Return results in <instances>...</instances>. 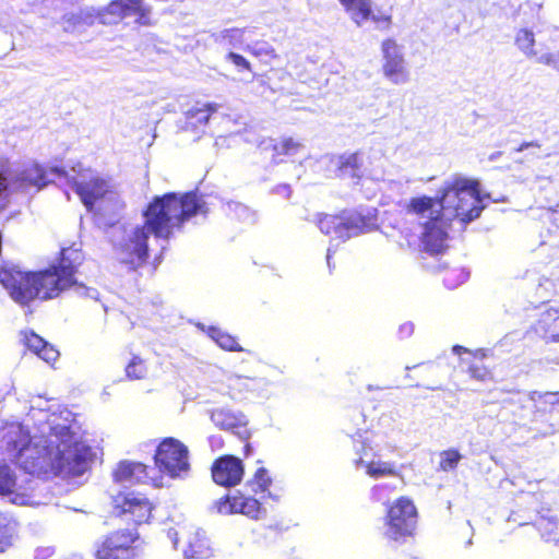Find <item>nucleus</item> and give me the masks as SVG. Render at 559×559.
Masks as SVG:
<instances>
[{"mask_svg": "<svg viewBox=\"0 0 559 559\" xmlns=\"http://www.w3.org/2000/svg\"><path fill=\"white\" fill-rule=\"evenodd\" d=\"M15 477L9 466L0 465V495H9L14 491Z\"/></svg>", "mask_w": 559, "mask_h": 559, "instance_id": "nucleus-38", "label": "nucleus"}, {"mask_svg": "<svg viewBox=\"0 0 559 559\" xmlns=\"http://www.w3.org/2000/svg\"><path fill=\"white\" fill-rule=\"evenodd\" d=\"M37 356L48 364H53L59 357V352L46 342L37 353Z\"/></svg>", "mask_w": 559, "mask_h": 559, "instance_id": "nucleus-43", "label": "nucleus"}, {"mask_svg": "<svg viewBox=\"0 0 559 559\" xmlns=\"http://www.w3.org/2000/svg\"><path fill=\"white\" fill-rule=\"evenodd\" d=\"M383 521L385 537L393 542H404L415 534L418 510L409 497L401 496L386 507Z\"/></svg>", "mask_w": 559, "mask_h": 559, "instance_id": "nucleus-8", "label": "nucleus"}, {"mask_svg": "<svg viewBox=\"0 0 559 559\" xmlns=\"http://www.w3.org/2000/svg\"><path fill=\"white\" fill-rule=\"evenodd\" d=\"M261 497L257 498L242 490L227 493L215 501V509L219 514H241L251 520L262 519L266 510L263 507Z\"/></svg>", "mask_w": 559, "mask_h": 559, "instance_id": "nucleus-12", "label": "nucleus"}, {"mask_svg": "<svg viewBox=\"0 0 559 559\" xmlns=\"http://www.w3.org/2000/svg\"><path fill=\"white\" fill-rule=\"evenodd\" d=\"M12 546V531L4 518H0V554Z\"/></svg>", "mask_w": 559, "mask_h": 559, "instance_id": "nucleus-41", "label": "nucleus"}, {"mask_svg": "<svg viewBox=\"0 0 559 559\" xmlns=\"http://www.w3.org/2000/svg\"><path fill=\"white\" fill-rule=\"evenodd\" d=\"M304 148L302 142L294 136L269 139L264 150L270 152L271 162L275 165L287 163Z\"/></svg>", "mask_w": 559, "mask_h": 559, "instance_id": "nucleus-21", "label": "nucleus"}, {"mask_svg": "<svg viewBox=\"0 0 559 559\" xmlns=\"http://www.w3.org/2000/svg\"><path fill=\"white\" fill-rule=\"evenodd\" d=\"M147 368L143 359L133 356L126 367V374L131 380H140L145 378Z\"/></svg>", "mask_w": 559, "mask_h": 559, "instance_id": "nucleus-35", "label": "nucleus"}, {"mask_svg": "<svg viewBox=\"0 0 559 559\" xmlns=\"http://www.w3.org/2000/svg\"><path fill=\"white\" fill-rule=\"evenodd\" d=\"M104 11L118 21L135 15L138 25H152L151 8L145 5L143 0H112Z\"/></svg>", "mask_w": 559, "mask_h": 559, "instance_id": "nucleus-18", "label": "nucleus"}, {"mask_svg": "<svg viewBox=\"0 0 559 559\" xmlns=\"http://www.w3.org/2000/svg\"><path fill=\"white\" fill-rule=\"evenodd\" d=\"M67 248H62L58 261L44 270L23 272L15 267H1L0 284L21 306H28L35 299L57 298L70 286V262H67Z\"/></svg>", "mask_w": 559, "mask_h": 559, "instance_id": "nucleus-2", "label": "nucleus"}, {"mask_svg": "<svg viewBox=\"0 0 559 559\" xmlns=\"http://www.w3.org/2000/svg\"><path fill=\"white\" fill-rule=\"evenodd\" d=\"M340 239H347L369 229L368 219L356 211L343 210L338 213Z\"/></svg>", "mask_w": 559, "mask_h": 559, "instance_id": "nucleus-22", "label": "nucleus"}, {"mask_svg": "<svg viewBox=\"0 0 559 559\" xmlns=\"http://www.w3.org/2000/svg\"><path fill=\"white\" fill-rule=\"evenodd\" d=\"M10 186V168L2 166L0 167V210H3L9 202Z\"/></svg>", "mask_w": 559, "mask_h": 559, "instance_id": "nucleus-37", "label": "nucleus"}, {"mask_svg": "<svg viewBox=\"0 0 559 559\" xmlns=\"http://www.w3.org/2000/svg\"><path fill=\"white\" fill-rule=\"evenodd\" d=\"M383 57L382 73L393 84H404L409 81L406 60L395 38L388 37L381 43Z\"/></svg>", "mask_w": 559, "mask_h": 559, "instance_id": "nucleus-13", "label": "nucleus"}, {"mask_svg": "<svg viewBox=\"0 0 559 559\" xmlns=\"http://www.w3.org/2000/svg\"><path fill=\"white\" fill-rule=\"evenodd\" d=\"M153 461L158 472L170 478L181 477L191 467L188 447L175 437H165L157 443Z\"/></svg>", "mask_w": 559, "mask_h": 559, "instance_id": "nucleus-9", "label": "nucleus"}, {"mask_svg": "<svg viewBox=\"0 0 559 559\" xmlns=\"http://www.w3.org/2000/svg\"><path fill=\"white\" fill-rule=\"evenodd\" d=\"M26 180H28L31 185L39 188L46 186L50 181L47 173L39 166H34L27 170Z\"/></svg>", "mask_w": 559, "mask_h": 559, "instance_id": "nucleus-40", "label": "nucleus"}, {"mask_svg": "<svg viewBox=\"0 0 559 559\" xmlns=\"http://www.w3.org/2000/svg\"><path fill=\"white\" fill-rule=\"evenodd\" d=\"M72 186L88 212L114 217L126 206L111 177L98 173L81 174Z\"/></svg>", "mask_w": 559, "mask_h": 559, "instance_id": "nucleus-4", "label": "nucleus"}, {"mask_svg": "<svg viewBox=\"0 0 559 559\" xmlns=\"http://www.w3.org/2000/svg\"><path fill=\"white\" fill-rule=\"evenodd\" d=\"M151 467L142 462L122 460L117 463L111 472L112 481L116 484L152 485L155 488L163 486L160 477L150 476Z\"/></svg>", "mask_w": 559, "mask_h": 559, "instance_id": "nucleus-15", "label": "nucleus"}, {"mask_svg": "<svg viewBox=\"0 0 559 559\" xmlns=\"http://www.w3.org/2000/svg\"><path fill=\"white\" fill-rule=\"evenodd\" d=\"M443 216L441 210H437L435 215L423 224L420 245L423 251L429 255L442 254L448 249V231L444 227Z\"/></svg>", "mask_w": 559, "mask_h": 559, "instance_id": "nucleus-14", "label": "nucleus"}, {"mask_svg": "<svg viewBox=\"0 0 559 559\" xmlns=\"http://www.w3.org/2000/svg\"><path fill=\"white\" fill-rule=\"evenodd\" d=\"M241 35H242V31L239 28H236V27L224 29L221 33L222 39L227 40L230 44H233L235 40H237L239 37H241Z\"/></svg>", "mask_w": 559, "mask_h": 559, "instance_id": "nucleus-45", "label": "nucleus"}, {"mask_svg": "<svg viewBox=\"0 0 559 559\" xmlns=\"http://www.w3.org/2000/svg\"><path fill=\"white\" fill-rule=\"evenodd\" d=\"M271 485L272 478L269 475V471L265 467H259L247 481L246 487L250 488L255 496L261 495V498H264L265 493L269 492Z\"/></svg>", "mask_w": 559, "mask_h": 559, "instance_id": "nucleus-28", "label": "nucleus"}, {"mask_svg": "<svg viewBox=\"0 0 559 559\" xmlns=\"http://www.w3.org/2000/svg\"><path fill=\"white\" fill-rule=\"evenodd\" d=\"M111 514L131 526V530L151 523L155 503L144 493L120 490L111 497Z\"/></svg>", "mask_w": 559, "mask_h": 559, "instance_id": "nucleus-7", "label": "nucleus"}, {"mask_svg": "<svg viewBox=\"0 0 559 559\" xmlns=\"http://www.w3.org/2000/svg\"><path fill=\"white\" fill-rule=\"evenodd\" d=\"M453 352H454L455 354H457V355H461L462 353H467V354H469V353H471L467 348H465V347H463V346H461V345H455V346H453Z\"/></svg>", "mask_w": 559, "mask_h": 559, "instance_id": "nucleus-48", "label": "nucleus"}, {"mask_svg": "<svg viewBox=\"0 0 559 559\" xmlns=\"http://www.w3.org/2000/svg\"><path fill=\"white\" fill-rule=\"evenodd\" d=\"M439 201L440 207L437 210H441V213L451 211L453 218L465 224L479 217L484 210L478 181L461 176L444 183Z\"/></svg>", "mask_w": 559, "mask_h": 559, "instance_id": "nucleus-5", "label": "nucleus"}, {"mask_svg": "<svg viewBox=\"0 0 559 559\" xmlns=\"http://www.w3.org/2000/svg\"><path fill=\"white\" fill-rule=\"evenodd\" d=\"M218 109L215 103L198 104L185 114L183 130L195 131L207 124L211 116Z\"/></svg>", "mask_w": 559, "mask_h": 559, "instance_id": "nucleus-23", "label": "nucleus"}, {"mask_svg": "<svg viewBox=\"0 0 559 559\" xmlns=\"http://www.w3.org/2000/svg\"><path fill=\"white\" fill-rule=\"evenodd\" d=\"M366 472L373 478L383 476H394L397 474L396 468L393 464L388 462H369L366 465Z\"/></svg>", "mask_w": 559, "mask_h": 559, "instance_id": "nucleus-33", "label": "nucleus"}, {"mask_svg": "<svg viewBox=\"0 0 559 559\" xmlns=\"http://www.w3.org/2000/svg\"><path fill=\"white\" fill-rule=\"evenodd\" d=\"M185 554L189 558L203 559L211 555V548L209 546L205 536L200 533H194L188 542V546Z\"/></svg>", "mask_w": 559, "mask_h": 559, "instance_id": "nucleus-29", "label": "nucleus"}, {"mask_svg": "<svg viewBox=\"0 0 559 559\" xmlns=\"http://www.w3.org/2000/svg\"><path fill=\"white\" fill-rule=\"evenodd\" d=\"M488 355L484 349L469 353L467 359V373L469 377L479 382L492 380V368L487 364Z\"/></svg>", "mask_w": 559, "mask_h": 559, "instance_id": "nucleus-25", "label": "nucleus"}, {"mask_svg": "<svg viewBox=\"0 0 559 559\" xmlns=\"http://www.w3.org/2000/svg\"><path fill=\"white\" fill-rule=\"evenodd\" d=\"M22 341L24 346L36 355L46 343V341L43 337H40L33 331H23Z\"/></svg>", "mask_w": 559, "mask_h": 559, "instance_id": "nucleus-39", "label": "nucleus"}, {"mask_svg": "<svg viewBox=\"0 0 559 559\" xmlns=\"http://www.w3.org/2000/svg\"><path fill=\"white\" fill-rule=\"evenodd\" d=\"M530 148L533 150L531 155L534 158H539L540 157L538 152L542 148V144L538 141L523 142L514 151L515 152H522V151L530 150Z\"/></svg>", "mask_w": 559, "mask_h": 559, "instance_id": "nucleus-44", "label": "nucleus"}, {"mask_svg": "<svg viewBox=\"0 0 559 559\" xmlns=\"http://www.w3.org/2000/svg\"><path fill=\"white\" fill-rule=\"evenodd\" d=\"M515 44L527 56L535 55L533 50L535 38L532 31L526 28L520 29L515 36Z\"/></svg>", "mask_w": 559, "mask_h": 559, "instance_id": "nucleus-36", "label": "nucleus"}, {"mask_svg": "<svg viewBox=\"0 0 559 559\" xmlns=\"http://www.w3.org/2000/svg\"><path fill=\"white\" fill-rule=\"evenodd\" d=\"M361 166L362 163L359 153L355 152L338 156L336 170L340 177L360 179L362 177Z\"/></svg>", "mask_w": 559, "mask_h": 559, "instance_id": "nucleus-26", "label": "nucleus"}, {"mask_svg": "<svg viewBox=\"0 0 559 559\" xmlns=\"http://www.w3.org/2000/svg\"><path fill=\"white\" fill-rule=\"evenodd\" d=\"M369 20L373 21L377 24H380L382 28L388 29L392 25V16L391 14H380L374 15L371 13V17Z\"/></svg>", "mask_w": 559, "mask_h": 559, "instance_id": "nucleus-46", "label": "nucleus"}, {"mask_svg": "<svg viewBox=\"0 0 559 559\" xmlns=\"http://www.w3.org/2000/svg\"><path fill=\"white\" fill-rule=\"evenodd\" d=\"M140 535L135 530L118 528L104 536L96 548V559H138L135 545Z\"/></svg>", "mask_w": 559, "mask_h": 559, "instance_id": "nucleus-10", "label": "nucleus"}, {"mask_svg": "<svg viewBox=\"0 0 559 559\" xmlns=\"http://www.w3.org/2000/svg\"><path fill=\"white\" fill-rule=\"evenodd\" d=\"M148 231L143 225L136 226L117 247L120 263L131 271L142 267L148 260Z\"/></svg>", "mask_w": 559, "mask_h": 559, "instance_id": "nucleus-11", "label": "nucleus"}, {"mask_svg": "<svg viewBox=\"0 0 559 559\" xmlns=\"http://www.w3.org/2000/svg\"><path fill=\"white\" fill-rule=\"evenodd\" d=\"M462 455L456 449H448L440 452L439 469L443 472L456 468Z\"/></svg>", "mask_w": 559, "mask_h": 559, "instance_id": "nucleus-34", "label": "nucleus"}, {"mask_svg": "<svg viewBox=\"0 0 559 559\" xmlns=\"http://www.w3.org/2000/svg\"><path fill=\"white\" fill-rule=\"evenodd\" d=\"M200 213H206V204L198 192H168L154 197L147 204L143 212V226L156 238L169 239L176 229H180L188 219Z\"/></svg>", "mask_w": 559, "mask_h": 559, "instance_id": "nucleus-3", "label": "nucleus"}, {"mask_svg": "<svg viewBox=\"0 0 559 559\" xmlns=\"http://www.w3.org/2000/svg\"><path fill=\"white\" fill-rule=\"evenodd\" d=\"M319 229L328 235L340 239V223L337 214H321L317 221Z\"/></svg>", "mask_w": 559, "mask_h": 559, "instance_id": "nucleus-32", "label": "nucleus"}, {"mask_svg": "<svg viewBox=\"0 0 559 559\" xmlns=\"http://www.w3.org/2000/svg\"><path fill=\"white\" fill-rule=\"evenodd\" d=\"M213 481L222 487L230 488L239 485L245 476V465L241 459L223 454L216 457L211 465Z\"/></svg>", "mask_w": 559, "mask_h": 559, "instance_id": "nucleus-16", "label": "nucleus"}, {"mask_svg": "<svg viewBox=\"0 0 559 559\" xmlns=\"http://www.w3.org/2000/svg\"><path fill=\"white\" fill-rule=\"evenodd\" d=\"M530 419L534 424H549L559 415V394L554 392H532Z\"/></svg>", "mask_w": 559, "mask_h": 559, "instance_id": "nucleus-19", "label": "nucleus"}, {"mask_svg": "<svg viewBox=\"0 0 559 559\" xmlns=\"http://www.w3.org/2000/svg\"><path fill=\"white\" fill-rule=\"evenodd\" d=\"M276 189H283L287 194H290V192H292L289 185H282V186H278Z\"/></svg>", "mask_w": 559, "mask_h": 559, "instance_id": "nucleus-49", "label": "nucleus"}, {"mask_svg": "<svg viewBox=\"0 0 559 559\" xmlns=\"http://www.w3.org/2000/svg\"><path fill=\"white\" fill-rule=\"evenodd\" d=\"M440 207L439 197L417 195L411 198L404 205L406 215L427 219L435 215V211Z\"/></svg>", "mask_w": 559, "mask_h": 559, "instance_id": "nucleus-24", "label": "nucleus"}, {"mask_svg": "<svg viewBox=\"0 0 559 559\" xmlns=\"http://www.w3.org/2000/svg\"><path fill=\"white\" fill-rule=\"evenodd\" d=\"M7 451L23 471L45 480L61 477L70 468V439L57 433L33 443L19 431L8 439Z\"/></svg>", "mask_w": 559, "mask_h": 559, "instance_id": "nucleus-1", "label": "nucleus"}, {"mask_svg": "<svg viewBox=\"0 0 559 559\" xmlns=\"http://www.w3.org/2000/svg\"><path fill=\"white\" fill-rule=\"evenodd\" d=\"M211 420L216 427L223 430L233 431L243 443V456L248 457L251 453V431L248 428V420L241 413H234L226 408H216L211 413Z\"/></svg>", "mask_w": 559, "mask_h": 559, "instance_id": "nucleus-17", "label": "nucleus"}, {"mask_svg": "<svg viewBox=\"0 0 559 559\" xmlns=\"http://www.w3.org/2000/svg\"><path fill=\"white\" fill-rule=\"evenodd\" d=\"M413 332H414V325L411 322L403 323L399 328L400 338H406V337L411 336L413 334Z\"/></svg>", "mask_w": 559, "mask_h": 559, "instance_id": "nucleus-47", "label": "nucleus"}, {"mask_svg": "<svg viewBox=\"0 0 559 559\" xmlns=\"http://www.w3.org/2000/svg\"><path fill=\"white\" fill-rule=\"evenodd\" d=\"M209 335L216 342V344L228 352H242L243 348L240 346L236 336L223 331L217 326H210Z\"/></svg>", "mask_w": 559, "mask_h": 559, "instance_id": "nucleus-30", "label": "nucleus"}, {"mask_svg": "<svg viewBox=\"0 0 559 559\" xmlns=\"http://www.w3.org/2000/svg\"><path fill=\"white\" fill-rule=\"evenodd\" d=\"M546 343L559 342V305L543 309L530 331Z\"/></svg>", "mask_w": 559, "mask_h": 559, "instance_id": "nucleus-20", "label": "nucleus"}, {"mask_svg": "<svg viewBox=\"0 0 559 559\" xmlns=\"http://www.w3.org/2000/svg\"><path fill=\"white\" fill-rule=\"evenodd\" d=\"M340 3L357 25L371 17V0H340Z\"/></svg>", "mask_w": 559, "mask_h": 559, "instance_id": "nucleus-27", "label": "nucleus"}, {"mask_svg": "<svg viewBox=\"0 0 559 559\" xmlns=\"http://www.w3.org/2000/svg\"><path fill=\"white\" fill-rule=\"evenodd\" d=\"M226 59L228 61H230L239 72H243V71H248V72H251L252 71V68H251V63L241 55L237 53V52H228L226 55Z\"/></svg>", "mask_w": 559, "mask_h": 559, "instance_id": "nucleus-42", "label": "nucleus"}, {"mask_svg": "<svg viewBox=\"0 0 559 559\" xmlns=\"http://www.w3.org/2000/svg\"><path fill=\"white\" fill-rule=\"evenodd\" d=\"M246 50L253 57L258 58L264 63H269L278 58L275 49L267 43H255L254 45L247 46Z\"/></svg>", "mask_w": 559, "mask_h": 559, "instance_id": "nucleus-31", "label": "nucleus"}, {"mask_svg": "<svg viewBox=\"0 0 559 559\" xmlns=\"http://www.w3.org/2000/svg\"><path fill=\"white\" fill-rule=\"evenodd\" d=\"M72 414V483L81 485L88 479L93 466L100 461L103 450L84 423Z\"/></svg>", "mask_w": 559, "mask_h": 559, "instance_id": "nucleus-6", "label": "nucleus"}]
</instances>
